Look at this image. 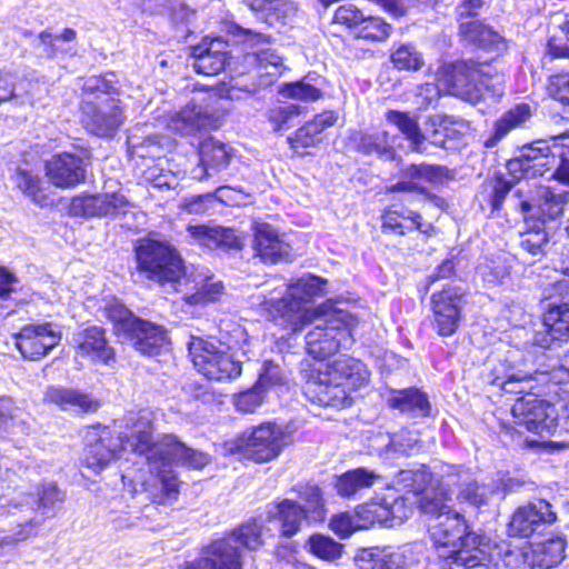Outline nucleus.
<instances>
[{
	"mask_svg": "<svg viewBox=\"0 0 569 569\" xmlns=\"http://www.w3.org/2000/svg\"><path fill=\"white\" fill-rule=\"evenodd\" d=\"M131 421L136 438L130 446L146 458L150 472V477L141 483L142 491L156 503L174 500L180 486L174 466L181 463L188 468L202 469L209 463V456L186 447L173 435H163L154 441L152 412L149 410H143Z\"/></svg>",
	"mask_w": 569,
	"mask_h": 569,
	"instance_id": "1",
	"label": "nucleus"
},
{
	"mask_svg": "<svg viewBox=\"0 0 569 569\" xmlns=\"http://www.w3.org/2000/svg\"><path fill=\"white\" fill-rule=\"evenodd\" d=\"M242 33L248 51L241 57H228V44L218 38H204L199 44L192 47L194 71L203 76H216L229 67L237 77L250 76L252 83L241 88L247 92H254L258 86L272 83L281 76L284 68L282 58L274 50L266 47L269 43V37L249 29H243Z\"/></svg>",
	"mask_w": 569,
	"mask_h": 569,
	"instance_id": "2",
	"label": "nucleus"
},
{
	"mask_svg": "<svg viewBox=\"0 0 569 569\" xmlns=\"http://www.w3.org/2000/svg\"><path fill=\"white\" fill-rule=\"evenodd\" d=\"M317 372L307 381L305 392L312 402L325 407L350 406L351 391L366 386L370 376L363 362L347 357L321 365Z\"/></svg>",
	"mask_w": 569,
	"mask_h": 569,
	"instance_id": "3",
	"label": "nucleus"
},
{
	"mask_svg": "<svg viewBox=\"0 0 569 569\" xmlns=\"http://www.w3.org/2000/svg\"><path fill=\"white\" fill-rule=\"evenodd\" d=\"M327 281L316 276H303L287 287L281 297H257L267 317L279 321L281 326L292 332L303 330L315 319V316L329 311L325 307L310 309L308 303L325 292Z\"/></svg>",
	"mask_w": 569,
	"mask_h": 569,
	"instance_id": "4",
	"label": "nucleus"
},
{
	"mask_svg": "<svg viewBox=\"0 0 569 569\" xmlns=\"http://www.w3.org/2000/svg\"><path fill=\"white\" fill-rule=\"evenodd\" d=\"M114 83L112 73L93 76L83 82L81 121L97 137L113 136L126 119Z\"/></svg>",
	"mask_w": 569,
	"mask_h": 569,
	"instance_id": "5",
	"label": "nucleus"
},
{
	"mask_svg": "<svg viewBox=\"0 0 569 569\" xmlns=\"http://www.w3.org/2000/svg\"><path fill=\"white\" fill-rule=\"evenodd\" d=\"M233 332L237 338L234 343H216L194 337L188 343L194 368L209 380L229 381L241 375V358H249V341L242 328L238 327Z\"/></svg>",
	"mask_w": 569,
	"mask_h": 569,
	"instance_id": "6",
	"label": "nucleus"
},
{
	"mask_svg": "<svg viewBox=\"0 0 569 569\" xmlns=\"http://www.w3.org/2000/svg\"><path fill=\"white\" fill-rule=\"evenodd\" d=\"M262 536V525L257 520L249 521L231 535L212 541L188 569H242L238 545L256 550L263 543Z\"/></svg>",
	"mask_w": 569,
	"mask_h": 569,
	"instance_id": "7",
	"label": "nucleus"
},
{
	"mask_svg": "<svg viewBox=\"0 0 569 569\" xmlns=\"http://www.w3.org/2000/svg\"><path fill=\"white\" fill-rule=\"evenodd\" d=\"M356 319L347 311L330 309L315 316L313 328L306 335V350L323 360L352 343L351 330Z\"/></svg>",
	"mask_w": 569,
	"mask_h": 569,
	"instance_id": "8",
	"label": "nucleus"
},
{
	"mask_svg": "<svg viewBox=\"0 0 569 569\" xmlns=\"http://www.w3.org/2000/svg\"><path fill=\"white\" fill-rule=\"evenodd\" d=\"M138 271L148 279L164 282H178L190 277L184 274V266L180 254L167 240L148 237L138 241L136 247Z\"/></svg>",
	"mask_w": 569,
	"mask_h": 569,
	"instance_id": "9",
	"label": "nucleus"
},
{
	"mask_svg": "<svg viewBox=\"0 0 569 569\" xmlns=\"http://www.w3.org/2000/svg\"><path fill=\"white\" fill-rule=\"evenodd\" d=\"M143 410L137 413H130L126 418L127 432H121L117 437H112L111 430L107 427H89L84 435V456L83 463L87 468L91 469L94 473H99L107 467L121 450H130L138 455L132 449L130 442L134 440L132 428L133 417L140 416Z\"/></svg>",
	"mask_w": 569,
	"mask_h": 569,
	"instance_id": "10",
	"label": "nucleus"
},
{
	"mask_svg": "<svg viewBox=\"0 0 569 569\" xmlns=\"http://www.w3.org/2000/svg\"><path fill=\"white\" fill-rule=\"evenodd\" d=\"M290 442L291 435L283 427L264 422L241 433L236 447L257 462H268L277 458Z\"/></svg>",
	"mask_w": 569,
	"mask_h": 569,
	"instance_id": "11",
	"label": "nucleus"
},
{
	"mask_svg": "<svg viewBox=\"0 0 569 569\" xmlns=\"http://www.w3.org/2000/svg\"><path fill=\"white\" fill-rule=\"evenodd\" d=\"M429 535L443 563L455 559L461 549L475 547L481 542L480 536L468 531L465 519L459 513L447 515L429 523Z\"/></svg>",
	"mask_w": 569,
	"mask_h": 569,
	"instance_id": "12",
	"label": "nucleus"
},
{
	"mask_svg": "<svg viewBox=\"0 0 569 569\" xmlns=\"http://www.w3.org/2000/svg\"><path fill=\"white\" fill-rule=\"evenodd\" d=\"M513 206L523 214L526 224L541 227L563 214L567 194L555 193L547 187H537L535 191L517 189L512 196Z\"/></svg>",
	"mask_w": 569,
	"mask_h": 569,
	"instance_id": "13",
	"label": "nucleus"
},
{
	"mask_svg": "<svg viewBox=\"0 0 569 569\" xmlns=\"http://www.w3.org/2000/svg\"><path fill=\"white\" fill-rule=\"evenodd\" d=\"M511 413L518 432L525 429L541 438L552 435L559 422L557 408L533 393L517 399Z\"/></svg>",
	"mask_w": 569,
	"mask_h": 569,
	"instance_id": "14",
	"label": "nucleus"
},
{
	"mask_svg": "<svg viewBox=\"0 0 569 569\" xmlns=\"http://www.w3.org/2000/svg\"><path fill=\"white\" fill-rule=\"evenodd\" d=\"M557 520L552 506L543 499H536L519 506L508 523L510 537L530 538L542 535L548 526Z\"/></svg>",
	"mask_w": 569,
	"mask_h": 569,
	"instance_id": "15",
	"label": "nucleus"
},
{
	"mask_svg": "<svg viewBox=\"0 0 569 569\" xmlns=\"http://www.w3.org/2000/svg\"><path fill=\"white\" fill-rule=\"evenodd\" d=\"M553 137L550 140H539L523 147L520 154L508 161L507 169L515 179L536 178L543 176L557 163V157L551 149Z\"/></svg>",
	"mask_w": 569,
	"mask_h": 569,
	"instance_id": "16",
	"label": "nucleus"
},
{
	"mask_svg": "<svg viewBox=\"0 0 569 569\" xmlns=\"http://www.w3.org/2000/svg\"><path fill=\"white\" fill-rule=\"evenodd\" d=\"M14 345L21 356L28 360H40L61 340V331L51 322L23 326L13 336Z\"/></svg>",
	"mask_w": 569,
	"mask_h": 569,
	"instance_id": "17",
	"label": "nucleus"
},
{
	"mask_svg": "<svg viewBox=\"0 0 569 569\" xmlns=\"http://www.w3.org/2000/svg\"><path fill=\"white\" fill-rule=\"evenodd\" d=\"M465 291L459 287H446L431 296L432 325L441 337L452 336L460 323Z\"/></svg>",
	"mask_w": 569,
	"mask_h": 569,
	"instance_id": "18",
	"label": "nucleus"
},
{
	"mask_svg": "<svg viewBox=\"0 0 569 569\" xmlns=\"http://www.w3.org/2000/svg\"><path fill=\"white\" fill-rule=\"evenodd\" d=\"M445 485L453 489L456 500L475 508L487 506L493 493V483L478 482L469 469L457 466L446 468Z\"/></svg>",
	"mask_w": 569,
	"mask_h": 569,
	"instance_id": "19",
	"label": "nucleus"
},
{
	"mask_svg": "<svg viewBox=\"0 0 569 569\" xmlns=\"http://www.w3.org/2000/svg\"><path fill=\"white\" fill-rule=\"evenodd\" d=\"M212 99L213 97L208 93L192 98L184 107L169 117L168 129L188 136L211 128L216 121L210 107Z\"/></svg>",
	"mask_w": 569,
	"mask_h": 569,
	"instance_id": "20",
	"label": "nucleus"
},
{
	"mask_svg": "<svg viewBox=\"0 0 569 569\" xmlns=\"http://www.w3.org/2000/svg\"><path fill=\"white\" fill-rule=\"evenodd\" d=\"M128 208L129 201L121 192L81 194L72 198L69 213L82 218H114Z\"/></svg>",
	"mask_w": 569,
	"mask_h": 569,
	"instance_id": "21",
	"label": "nucleus"
},
{
	"mask_svg": "<svg viewBox=\"0 0 569 569\" xmlns=\"http://www.w3.org/2000/svg\"><path fill=\"white\" fill-rule=\"evenodd\" d=\"M481 72V63L462 61L446 69L441 82L450 94L475 103L480 100L478 78Z\"/></svg>",
	"mask_w": 569,
	"mask_h": 569,
	"instance_id": "22",
	"label": "nucleus"
},
{
	"mask_svg": "<svg viewBox=\"0 0 569 569\" xmlns=\"http://www.w3.org/2000/svg\"><path fill=\"white\" fill-rule=\"evenodd\" d=\"M355 516L358 523L361 525V530L368 529L375 523L393 527L408 517L405 500L401 497L393 498L392 502L383 499L381 502L371 501L359 506L355 510Z\"/></svg>",
	"mask_w": 569,
	"mask_h": 569,
	"instance_id": "23",
	"label": "nucleus"
},
{
	"mask_svg": "<svg viewBox=\"0 0 569 569\" xmlns=\"http://www.w3.org/2000/svg\"><path fill=\"white\" fill-rule=\"evenodd\" d=\"M1 498L2 502L8 506L6 516H16L18 513L27 516L36 510H41L40 518H44L46 520L47 518L54 517L57 512V503H61L63 501L64 495L56 485L48 483L42 487L41 491L38 493V498H34L31 495L16 500H9L3 497Z\"/></svg>",
	"mask_w": 569,
	"mask_h": 569,
	"instance_id": "24",
	"label": "nucleus"
},
{
	"mask_svg": "<svg viewBox=\"0 0 569 569\" xmlns=\"http://www.w3.org/2000/svg\"><path fill=\"white\" fill-rule=\"evenodd\" d=\"M233 157V149L213 138L203 140L199 148V164L190 174L196 180H204L226 170Z\"/></svg>",
	"mask_w": 569,
	"mask_h": 569,
	"instance_id": "25",
	"label": "nucleus"
},
{
	"mask_svg": "<svg viewBox=\"0 0 569 569\" xmlns=\"http://www.w3.org/2000/svg\"><path fill=\"white\" fill-rule=\"evenodd\" d=\"M253 248L256 254L264 263L288 261L291 257V246L283 240L278 230L267 222H254Z\"/></svg>",
	"mask_w": 569,
	"mask_h": 569,
	"instance_id": "26",
	"label": "nucleus"
},
{
	"mask_svg": "<svg viewBox=\"0 0 569 569\" xmlns=\"http://www.w3.org/2000/svg\"><path fill=\"white\" fill-rule=\"evenodd\" d=\"M46 171L52 184L62 189L73 188L86 179L83 160L68 152L53 156L48 160Z\"/></svg>",
	"mask_w": 569,
	"mask_h": 569,
	"instance_id": "27",
	"label": "nucleus"
},
{
	"mask_svg": "<svg viewBox=\"0 0 569 569\" xmlns=\"http://www.w3.org/2000/svg\"><path fill=\"white\" fill-rule=\"evenodd\" d=\"M43 400L63 411L88 413L98 410L100 403L91 395L79 389L51 386L44 392Z\"/></svg>",
	"mask_w": 569,
	"mask_h": 569,
	"instance_id": "28",
	"label": "nucleus"
},
{
	"mask_svg": "<svg viewBox=\"0 0 569 569\" xmlns=\"http://www.w3.org/2000/svg\"><path fill=\"white\" fill-rule=\"evenodd\" d=\"M543 331L536 333L535 342L541 348H551L555 342L569 338V303L552 306L543 316Z\"/></svg>",
	"mask_w": 569,
	"mask_h": 569,
	"instance_id": "29",
	"label": "nucleus"
},
{
	"mask_svg": "<svg viewBox=\"0 0 569 569\" xmlns=\"http://www.w3.org/2000/svg\"><path fill=\"white\" fill-rule=\"evenodd\" d=\"M566 540L562 536L549 532L540 541L531 542L529 550L530 569H551L565 558Z\"/></svg>",
	"mask_w": 569,
	"mask_h": 569,
	"instance_id": "30",
	"label": "nucleus"
},
{
	"mask_svg": "<svg viewBox=\"0 0 569 569\" xmlns=\"http://www.w3.org/2000/svg\"><path fill=\"white\" fill-rule=\"evenodd\" d=\"M268 518L279 522L280 532L287 538L298 533L305 523L312 522L302 510L300 503L291 499H282L277 502L268 511Z\"/></svg>",
	"mask_w": 569,
	"mask_h": 569,
	"instance_id": "31",
	"label": "nucleus"
},
{
	"mask_svg": "<svg viewBox=\"0 0 569 569\" xmlns=\"http://www.w3.org/2000/svg\"><path fill=\"white\" fill-rule=\"evenodd\" d=\"M132 341L133 348L147 356H156L168 345V336L161 326L141 320L134 331L128 337Z\"/></svg>",
	"mask_w": 569,
	"mask_h": 569,
	"instance_id": "32",
	"label": "nucleus"
},
{
	"mask_svg": "<svg viewBox=\"0 0 569 569\" xmlns=\"http://www.w3.org/2000/svg\"><path fill=\"white\" fill-rule=\"evenodd\" d=\"M387 403L390 408L411 417H427L431 410L427 393L417 388L392 390Z\"/></svg>",
	"mask_w": 569,
	"mask_h": 569,
	"instance_id": "33",
	"label": "nucleus"
},
{
	"mask_svg": "<svg viewBox=\"0 0 569 569\" xmlns=\"http://www.w3.org/2000/svg\"><path fill=\"white\" fill-rule=\"evenodd\" d=\"M445 476L446 470L441 473V480L438 486L427 490L420 499L421 511L433 521L455 513L450 505L453 489L445 485Z\"/></svg>",
	"mask_w": 569,
	"mask_h": 569,
	"instance_id": "34",
	"label": "nucleus"
},
{
	"mask_svg": "<svg viewBox=\"0 0 569 569\" xmlns=\"http://www.w3.org/2000/svg\"><path fill=\"white\" fill-rule=\"evenodd\" d=\"M257 17L269 26L286 24L296 14L293 2L286 0H243Z\"/></svg>",
	"mask_w": 569,
	"mask_h": 569,
	"instance_id": "35",
	"label": "nucleus"
},
{
	"mask_svg": "<svg viewBox=\"0 0 569 569\" xmlns=\"http://www.w3.org/2000/svg\"><path fill=\"white\" fill-rule=\"evenodd\" d=\"M79 353L90 357L92 360L108 363L113 359V349L107 345L104 331L100 327L84 329L76 338Z\"/></svg>",
	"mask_w": 569,
	"mask_h": 569,
	"instance_id": "36",
	"label": "nucleus"
},
{
	"mask_svg": "<svg viewBox=\"0 0 569 569\" xmlns=\"http://www.w3.org/2000/svg\"><path fill=\"white\" fill-rule=\"evenodd\" d=\"M386 120L401 132L412 151L418 153L425 152V141L429 138L428 134L426 136L421 131L417 116H412L409 112L389 110L386 112Z\"/></svg>",
	"mask_w": 569,
	"mask_h": 569,
	"instance_id": "37",
	"label": "nucleus"
},
{
	"mask_svg": "<svg viewBox=\"0 0 569 569\" xmlns=\"http://www.w3.org/2000/svg\"><path fill=\"white\" fill-rule=\"evenodd\" d=\"M380 476L366 468H356L339 476L335 482L337 493L342 498H352L371 488Z\"/></svg>",
	"mask_w": 569,
	"mask_h": 569,
	"instance_id": "38",
	"label": "nucleus"
},
{
	"mask_svg": "<svg viewBox=\"0 0 569 569\" xmlns=\"http://www.w3.org/2000/svg\"><path fill=\"white\" fill-rule=\"evenodd\" d=\"M433 128L428 138L435 146L447 148V138L455 139L469 130V123L453 116H433L428 119Z\"/></svg>",
	"mask_w": 569,
	"mask_h": 569,
	"instance_id": "39",
	"label": "nucleus"
},
{
	"mask_svg": "<svg viewBox=\"0 0 569 569\" xmlns=\"http://www.w3.org/2000/svg\"><path fill=\"white\" fill-rule=\"evenodd\" d=\"M40 162L32 163L27 160L19 164L12 176V181L16 187L22 191L27 197L31 198L33 202L43 206L44 197L41 194V178L39 177Z\"/></svg>",
	"mask_w": 569,
	"mask_h": 569,
	"instance_id": "40",
	"label": "nucleus"
},
{
	"mask_svg": "<svg viewBox=\"0 0 569 569\" xmlns=\"http://www.w3.org/2000/svg\"><path fill=\"white\" fill-rule=\"evenodd\" d=\"M421 450L422 443L419 435L416 431L402 429L389 436L383 455L387 459H397L418 455Z\"/></svg>",
	"mask_w": 569,
	"mask_h": 569,
	"instance_id": "41",
	"label": "nucleus"
},
{
	"mask_svg": "<svg viewBox=\"0 0 569 569\" xmlns=\"http://www.w3.org/2000/svg\"><path fill=\"white\" fill-rule=\"evenodd\" d=\"M292 490L297 491L298 498L302 503L300 506L312 522H320L325 520L327 509L322 492L318 486L300 483Z\"/></svg>",
	"mask_w": 569,
	"mask_h": 569,
	"instance_id": "42",
	"label": "nucleus"
},
{
	"mask_svg": "<svg viewBox=\"0 0 569 569\" xmlns=\"http://www.w3.org/2000/svg\"><path fill=\"white\" fill-rule=\"evenodd\" d=\"M500 369L493 370V378L490 380V383L499 387L506 393H523L528 389H531V380L532 375L526 373L521 371H516L510 367H506L505 365H500Z\"/></svg>",
	"mask_w": 569,
	"mask_h": 569,
	"instance_id": "43",
	"label": "nucleus"
},
{
	"mask_svg": "<svg viewBox=\"0 0 569 569\" xmlns=\"http://www.w3.org/2000/svg\"><path fill=\"white\" fill-rule=\"evenodd\" d=\"M531 117L529 104L520 103L503 113L495 124V133L486 141V147L491 148L506 137L512 129L520 127Z\"/></svg>",
	"mask_w": 569,
	"mask_h": 569,
	"instance_id": "44",
	"label": "nucleus"
},
{
	"mask_svg": "<svg viewBox=\"0 0 569 569\" xmlns=\"http://www.w3.org/2000/svg\"><path fill=\"white\" fill-rule=\"evenodd\" d=\"M358 149L365 154H377L387 160H393L396 151L393 149V141H391L389 133L385 130L372 133H359L357 138Z\"/></svg>",
	"mask_w": 569,
	"mask_h": 569,
	"instance_id": "45",
	"label": "nucleus"
},
{
	"mask_svg": "<svg viewBox=\"0 0 569 569\" xmlns=\"http://www.w3.org/2000/svg\"><path fill=\"white\" fill-rule=\"evenodd\" d=\"M441 569H498L486 555L481 542L475 547L461 549L455 559L442 563Z\"/></svg>",
	"mask_w": 569,
	"mask_h": 569,
	"instance_id": "46",
	"label": "nucleus"
},
{
	"mask_svg": "<svg viewBox=\"0 0 569 569\" xmlns=\"http://www.w3.org/2000/svg\"><path fill=\"white\" fill-rule=\"evenodd\" d=\"M398 212L397 210H389L382 216V231L388 233H396L403 236L407 231L413 229L427 232L421 223V216L415 211Z\"/></svg>",
	"mask_w": 569,
	"mask_h": 569,
	"instance_id": "47",
	"label": "nucleus"
},
{
	"mask_svg": "<svg viewBox=\"0 0 569 569\" xmlns=\"http://www.w3.org/2000/svg\"><path fill=\"white\" fill-rule=\"evenodd\" d=\"M357 566L359 569H405L403 556L389 550H363Z\"/></svg>",
	"mask_w": 569,
	"mask_h": 569,
	"instance_id": "48",
	"label": "nucleus"
},
{
	"mask_svg": "<svg viewBox=\"0 0 569 569\" xmlns=\"http://www.w3.org/2000/svg\"><path fill=\"white\" fill-rule=\"evenodd\" d=\"M107 318L113 323L114 332L127 338L139 326L141 319L136 318L132 312L118 300L108 302L104 307Z\"/></svg>",
	"mask_w": 569,
	"mask_h": 569,
	"instance_id": "49",
	"label": "nucleus"
},
{
	"mask_svg": "<svg viewBox=\"0 0 569 569\" xmlns=\"http://www.w3.org/2000/svg\"><path fill=\"white\" fill-rule=\"evenodd\" d=\"M194 290L188 300L191 303H202L217 300L222 293L223 286L220 281H213L211 277L198 274L192 279Z\"/></svg>",
	"mask_w": 569,
	"mask_h": 569,
	"instance_id": "50",
	"label": "nucleus"
},
{
	"mask_svg": "<svg viewBox=\"0 0 569 569\" xmlns=\"http://www.w3.org/2000/svg\"><path fill=\"white\" fill-rule=\"evenodd\" d=\"M481 76L478 78V84L481 87L480 100L486 97L499 98L503 94L505 74L492 69L491 66L481 63Z\"/></svg>",
	"mask_w": 569,
	"mask_h": 569,
	"instance_id": "51",
	"label": "nucleus"
},
{
	"mask_svg": "<svg viewBox=\"0 0 569 569\" xmlns=\"http://www.w3.org/2000/svg\"><path fill=\"white\" fill-rule=\"evenodd\" d=\"M391 62L399 70L417 71L423 66V57L415 46L399 44L391 53Z\"/></svg>",
	"mask_w": 569,
	"mask_h": 569,
	"instance_id": "52",
	"label": "nucleus"
},
{
	"mask_svg": "<svg viewBox=\"0 0 569 569\" xmlns=\"http://www.w3.org/2000/svg\"><path fill=\"white\" fill-rule=\"evenodd\" d=\"M528 229L520 233V247L530 256L537 257L543 253L548 243L547 233L540 224H527Z\"/></svg>",
	"mask_w": 569,
	"mask_h": 569,
	"instance_id": "53",
	"label": "nucleus"
},
{
	"mask_svg": "<svg viewBox=\"0 0 569 569\" xmlns=\"http://www.w3.org/2000/svg\"><path fill=\"white\" fill-rule=\"evenodd\" d=\"M391 26L379 17H363L356 36L370 41H385L391 33Z\"/></svg>",
	"mask_w": 569,
	"mask_h": 569,
	"instance_id": "54",
	"label": "nucleus"
},
{
	"mask_svg": "<svg viewBox=\"0 0 569 569\" xmlns=\"http://www.w3.org/2000/svg\"><path fill=\"white\" fill-rule=\"evenodd\" d=\"M267 398V390L257 382L252 388L233 396V405L237 411L242 413H253L261 407Z\"/></svg>",
	"mask_w": 569,
	"mask_h": 569,
	"instance_id": "55",
	"label": "nucleus"
},
{
	"mask_svg": "<svg viewBox=\"0 0 569 569\" xmlns=\"http://www.w3.org/2000/svg\"><path fill=\"white\" fill-rule=\"evenodd\" d=\"M279 92L284 98L301 101H317L322 96L321 90L315 84L310 83L307 78L297 82L283 84Z\"/></svg>",
	"mask_w": 569,
	"mask_h": 569,
	"instance_id": "56",
	"label": "nucleus"
},
{
	"mask_svg": "<svg viewBox=\"0 0 569 569\" xmlns=\"http://www.w3.org/2000/svg\"><path fill=\"white\" fill-rule=\"evenodd\" d=\"M553 149H551L559 159V164L552 173L557 180L569 184V133L553 137Z\"/></svg>",
	"mask_w": 569,
	"mask_h": 569,
	"instance_id": "57",
	"label": "nucleus"
},
{
	"mask_svg": "<svg viewBox=\"0 0 569 569\" xmlns=\"http://www.w3.org/2000/svg\"><path fill=\"white\" fill-rule=\"evenodd\" d=\"M442 171L443 168L440 166L427 163L410 164L401 170V177L423 186L425 182H437L440 180Z\"/></svg>",
	"mask_w": 569,
	"mask_h": 569,
	"instance_id": "58",
	"label": "nucleus"
},
{
	"mask_svg": "<svg viewBox=\"0 0 569 569\" xmlns=\"http://www.w3.org/2000/svg\"><path fill=\"white\" fill-rule=\"evenodd\" d=\"M428 481L429 475L426 470H401L396 477L395 485L399 490L419 493L425 490Z\"/></svg>",
	"mask_w": 569,
	"mask_h": 569,
	"instance_id": "59",
	"label": "nucleus"
},
{
	"mask_svg": "<svg viewBox=\"0 0 569 569\" xmlns=\"http://www.w3.org/2000/svg\"><path fill=\"white\" fill-rule=\"evenodd\" d=\"M129 152L132 157L141 159H160L162 156V143L158 137H148L142 142H137L134 137L128 138Z\"/></svg>",
	"mask_w": 569,
	"mask_h": 569,
	"instance_id": "60",
	"label": "nucleus"
},
{
	"mask_svg": "<svg viewBox=\"0 0 569 569\" xmlns=\"http://www.w3.org/2000/svg\"><path fill=\"white\" fill-rule=\"evenodd\" d=\"M477 273L490 286L503 283L509 278V267L500 260H490L477 267Z\"/></svg>",
	"mask_w": 569,
	"mask_h": 569,
	"instance_id": "61",
	"label": "nucleus"
},
{
	"mask_svg": "<svg viewBox=\"0 0 569 569\" xmlns=\"http://www.w3.org/2000/svg\"><path fill=\"white\" fill-rule=\"evenodd\" d=\"M310 550L325 560H335L340 557L342 546L333 539L322 535H315L309 539Z\"/></svg>",
	"mask_w": 569,
	"mask_h": 569,
	"instance_id": "62",
	"label": "nucleus"
},
{
	"mask_svg": "<svg viewBox=\"0 0 569 569\" xmlns=\"http://www.w3.org/2000/svg\"><path fill=\"white\" fill-rule=\"evenodd\" d=\"M319 134L317 123L307 122L288 140L295 152L302 154L307 148L313 147L320 141Z\"/></svg>",
	"mask_w": 569,
	"mask_h": 569,
	"instance_id": "63",
	"label": "nucleus"
},
{
	"mask_svg": "<svg viewBox=\"0 0 569 569\" xmlns=\"http://www.w3.org/2000/svg\"><path fill=\"white\" fill-rule=\"evenodd\" d=\"M44 522V518H40L34 516L32 518L26 519L19 522L13 530V532L9 536H4L0 543L1 545H14L21 541L27 540L30 537L37 535L39 527Z\"/></svg>",
	"mask_w": 569,
	"mask_h": 569,
	"instance_id": "64",
	"label": "nucleus"
}]
</instances>
